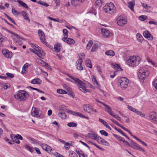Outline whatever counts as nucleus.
<instances>
[{"label": "nucleus", "instance_id": "f257e3e1", "mask_svg": "<svg viewBox=\"0 0 157 157\" xmlns=\"http://www.w3.org/2000/svg\"><path fill=\"white\" fill-rule=\"evenodd\" d=\"M140 58L135 56H130L127 59V64L129 66L134 67L138 65L140 63Z\"/></svg>", "mask_w": 157, "mask_h": 157}, {"label": "nucleus", "instance_id": "f03ea898", "mask_svg": "<svg viewBox=\"0 0 157 157\" xmlns=\"http://www.w3.org/2000/svg\"><path fill=\"white\" fill-rule=\"evenodd\" d=\"M69 77L76 82V83L78 86V88L80 90L85 93L89 92L88 90L86 89L85 84L82 81L77 78H75L74 77L70 75H69Z\"/></svg>", "mask_w": 157, "mask_h": 157}, {"label": "nucleus", "instance_id": "7ed1b4c3", "mask_svg": "<svg viewBox=\"0 0 157 157\" xmlns=\"http://www.w3.org/2000/svg\"><path fill=\"white\" fill-rule=\"evenodd\" d=\"M69 77L76 82V83L78 86V88L80 90L85 93L89 92L88 90L86 89L85 84L82 81L77 78H75L74 77L70 75H69Z\"/></svg>", "mask_w": 157, "mask_h": 157}, {"label": "nucleus", "instance_id": "20e7f679", "mask_svg": "<svg viewBox=\"0 0 157 157\" xmlns=\"http://www.w3.org/2000/svg\"><path fill=\"white\" fill-rule=\"evenodd\" d=\"M69 77L76 82V83L78 86V88L80 90L85 93L89 92L88 90L86 89L85 84L82 81L77 78H75L74 77L70 75H69Z\"/></svg>", "mask_w": 157, "mask_h": 157}, {"label": "nucleus", "instance_id": "39448f33", "mask_svg": "<svg viewBox=\"0 0 157 157\" xmlns=\"http://www.w3.org/2000/svg\"><path fill=\"white\" fill-rule=\"evenodd\" d=\"M149 74V72L147 67H141L138 71V76L139 78L144 79L147 77Z\"/></svg>", "mask_w": 157, "mask_h": 157}, {"label": "nucleus", "instance_id": "423d86ee", "mask_svg": "<svg viewBox=\"0 0 157 157\" xmlns=\"http://www.w3.org/2000/svg\"><path fill=\"white\" fill-rule=\"evenodd\" d=\"M29 97L28 93L24 90H20L16 95H14L15 98L19 101L26 100Z\"/></svg>", "mask_w": 157, "mask_h": 157}, {"label": "nucleus", "instance_id": "0eeeda50", "mask_svg": "<svg viewBox=\"0 0 157 157\" xmlns=\"http://www.w3.org/2000/svg\"><path fill=\"white\" fill-rule=\"evenodd\" d=\"M115 7L114 4L111 2L107 3L103 8V10L105 12L113 13L115 11Z\"/></svg>", "mask_w": 157, "mask_h": 157}, {"label": "nucleus", "instance_id": "6e6552de", "mask_svg": "<svg viewBox=\"0 0 157 157\" xmlns=\"http://www.w3.org/2000/svg\"><path fill=\"white\" fill-rule=\"evenodd\" d=\"M120 86L121 88H125L127 87L128 84V80L126 78L122 77L118 80Z\"/></svg>", "mask_w": 157, "mask_h": 157}, {"label": "nucleus", "instance_id": "1a4fd4ad", "mask_svg": "<svg viewBox=\"0 0 157 157\" xmlns=\"http://www.w3.org/2000/svg\"><path fill=\"white\" fill-rule=\"evenodd\" d=\"M118 25L120 26H122L126 24L127 21L126 19L122 16H119L116 19Z\"/></svg>", "mask_w": 157, "mask_h": 157}, {"label": "nucleus", "instance_id": "9d476101", "mask_svg": "<svg viewBox=\"0 0 157 157\" xmlns=\"http://www.w3.org/2000/svg\"><path fill=\"white\" fill-rule=\"evenodd\" d=\"M40 112V110L38 108H36L33 107L32 108L31 113L33 116L39 117L40 116L39 114Z\"/></svg>", "mask_w": 157, "mask_h": 157}, {"label": "nucleus", "instance_id": "9b49d317", "mask_svg": "<svg viewBox=\"0 0 157 157\" xmlns=\"http://www.w3.org/2000/svg\"><path fill=\"white\" fill-rule=\"evenodd\" d=\"M148 117L149 120L152 122H157V113L153 112H151L149 114Z\"/></svg>", "mask_w": 157, "mask_h": 157}, {"label": "nucleus", "instance_id": "f8f14e48", "mask_svg": "<svg viewBox=\"0 0 157 157\" xmlns=\"http://www.w3.org/2000/svg\"><path fill=\"white\" fill-rule=\"evenodd\" d=\"M38 33L41 42L44 44H45L46 42H45V36L44 32L41 30L39 29L38 30Z\"/></svg>", "mask_w": 157, "mask_h": 157}, {"label": "nucleus", "instance_id": "ddd939ff", "mask_svg": "<svg viewBox=\"0 0 157 157\" xmlns=\"http://www.w3.org/2000/svg\"><path fill=\"white\" fill-rule=\"evenodd\" d=\"M2 52L3 54L7 58H11L12 56V52L9 51L7 49L2 50Z\"/></svg>", "mask_w": 157, "mask_h": 157}, {"label": "nucleus", "instance_id": "4468645a", "mask_svg": "<svg viewBox=\"0 0 157 157\" xmlns=\"http://www.w3.org/2000/svg\"><path fill=\"white\" fill-rule=\"evenodd\" d=\"M37 52L36 55L37 56L41 59H43V57L45 56V53L43 51V50L39 47L36 49Z\"/></svg>", "mask_w": 157, "mask_h": 157}, {"label": "nucleus", "instance_id": "2eb2a0df", "mask_svg": "<svg viewBox=\"0 0 157 157\" xmlns=\"http://www.w3.org/2000/svg\"><path fill=\"white\" fill-rule=\"evenodd\" d=\"M82 59L81 58L78 60L76 62V67L78 69L81 71L83 69V67L82 66Z\"/></svg>", "mask_w": 157, "mask_h": 157}, {"label": "nucleus", "instance_id": "dca6fc26", "mask_svg": "<svg viewBox=\"0 0 157 157\" xmlns=\"http://www.w3.org/2000/svg\"><path fill=\"white\" fill-rule=\"evenodd\" d=\"M41 146L43 150L46 151L48 153L51 152L52 151L51 147L47 144H41Z\"/></svg>", "mask_w": 157, "mask_h": 157}, {"label": "nucleus", "instance_id": "f3484780", "mask_svg": "<svg viewBox=\"0 0 157 157\" xmlns=\"http://www.w3.org/2000/svg\"><path fill=\"white\" fill-rule=\"evenodd\" d=\"M143 34L144 37L148 39L149 40H152L153 39L152 36L151 34L148 31L146 30L144 31Z\"/></svg>", "mask_w": 157, "mask_h": 157}, {"label": "nucleus", "instance_id": "a211bd4d", "mask_svg": "<svg viewBox=\"0 0 157 157\" xmlns=\"http://www.w3.org/2000/svg\"><path fill=\"white\" fill-rule=\"evenodd\" d=\"M84 0H71V1L72 6L76 7L78 6L80 4L83 2Z\"/></svg>", "mask_w": 157, "mask_h": 157}, {"label": "nucleus", "instance_id": "6ab92c4d", "mask_svg": "<svg viewBox=\"0 0 157 157\" xmlns=\"http://www.w3.org/2000/svg\"><path fill=\"white\" fill-rule=\"evenodd\" d=\"M62 40L66 43L69 44H74L75 43V41L73 39L68 38L67 37L63 38Z\"/></svg>", "mask_w": 157, "mask_h": 157}, {"label": "nucleus", "instance_id": "aec40b11", "mask_svg": "<svg viewBox=\"0 0 157 157\" xmlns=\"http://www.w3.org/2000/svg\"><path fill=\"white\" fill-rule=\"evenodd\" d=\"M83 108L85 111L88 113H91L92 112V108L89 105H84Z\"/></svg>", "mask_w": 157, "mask_h": 157}, {"label": "nucleus", "instance_id": "412c9836", "mask_svg": "<svg viewBox=\"0 0 157 157\" xmlns=\"http://www.w3.org/2000/svg\"><path fill=\"white\" fill-rule=\"evenodd\" d=\"M101 32L104 36L108 37L110 35V32L109 31L106 29H101Z\"/></svg>", "mask_w": 157, "mask_h": 157}, {"label": "nucleus", "instance_id": "4be33fe9", "mask_svg": "<svg viewBox=\"0 0 157 157\" xmlns=\"http://www.w3.org/2000/svg\"><path fill=\"white\" fill-rule=\"evenodd\" d=\"M88 136L89 138L94 140H96L97 141L99 137L97 134L93 133H89Z\"/></svg>", "mask_w": 157, "mask_h": 157}, {"label": "nucleus", "instance_id": "5701e85b", "mask_svg": "<svg viewBox=\"0 0 157 157\" xmlns=\"http://www.w3.org/2000/svg\"><path fill=\"white\" fill-rule=\"evenodd\" d=\"M61 47V44L59 43L56 44L54 46L55 51L57 52H59L60 51Z\"/></svg>", "mask_w": 157, "mask_h": 157}, {"label": "nucleus", "instance_id": "b1692460", "mask_svg": "<svg viewBox=\"0 0 157 157\" xmlns=\"http://www.w3.org/2000/svg\"><path fill=\"white\" fill-rule=\"evenodd\" d=\"M135 5V3L134 0H132L129 3L128 5V7L132 11H134V7Z\"/></svg>", "mask_w": 157, "mask_h": 157}, {"label": "nucleus", "instance_id": "393cba45", "mask_svg": "<svg viewBox=\"0 0 157 157\" xmlns=\"http://www.w3.org/2000/svg\"><path fill=\"white\" fill-rule=\"evenodd\" d=\"M41 83V80L38 78L34 79H33L31 82V83L33 84H40Z\"/></svg>", "mask_w": 157, "mask_h": 157}, {"label": "nucleus", "instance_id": "a878e982", "mask_svg": "<svg viewBox=\"0 0 157 157\" xmlns=\"http://www.w3.org/2000/svg\"><path fill=\"white\" fill-rule=\"evenodd\" d=\"M59 112L65 113L67 111L66 106L64 105H61L59 106Z\"/></svg>", "mask_w": 157, "mask_h": 157}, {"label": "nucleus", "instance_id": "bb28decb", "mask_svg": "<svg viewBox=\"0 0 157 157\" xmlns=\"http://www.w3.org/2000/svg\"><path fill=\"white\" fill-rule=\"evenodd\" d=\"M98 141L99 143L103 144L104 145H106L105 144L106 143L108 144V143L105 140L100 136Z\"/></svg>", "mask_w": 157, "mask_h": 157}, {"label": "nucleus", "instance_id": "cd10ccee", "mask_svg": "<svg viewBox=\"0 0 157 157\" xmlns=\"http://www.w3.org/2000/svg\"><path fill=\"white\" fill-rule=\"evenodd\" d=\"M21 13L22 15V16L24 17V18L27 21H28L29 22H30V20L29 18V17L27 15V14L25 11H22L21 12Z\"/></svg>", "mask_w": 157, "mask_h": 157}, {"label": "nucleus", "instance_id": "c85d7f7f", "mask_svg": "<svg viewBox=\"0 0 157 157\" xmlns=\"http://www.w3.org/2000/svg\"><path fill=\"white\" fill-rule=\"evenodd\" d=\"M39 60L40 62H42L43 63V65L46 68L50 70H52V68L48 64V63H45L41 60L39 59Z\"/></svg>", "mask_w": 157, "mask_h": 157}, {"label": "nucleus", "instance_id": "c756f323", "mask_svg": "<svg viewBox=\"0 0 157 157\" xmlns=\"http://www.w3.org/2000/svg\"><path fill=\"white\" fill-rule=\"evenodd\" d=\"M58 115L62 119H65L67 117L66 114L64 112H59Z\"/></svg>", "mask_w": 157, "mask_h": 157}, {"label": "nucleus", "instance_id": "7c9ffc66", "mask_svg": "<svg viewBox=\"0 0 157 157\" xmlns=\"http://www.w3.org/2000/svg\"><path fill=\"white\" fill-rule=\"evenodd\" d=\"M105 54L107 56H113L114 55L115 53L113 51L109 50L105 52Z\"/></svg>", "mask_w": 157, "mask_h": 157}, {"label": "nucleus", "instance_id": "2f4dec72", "mask_svg": "<svg viewBox=\"0 0 157 157\" xmlns=\"http://www.w3.org/2000/svg\"><path fill=\"white\" fill-rule=\"evenodd\" d=\"M86 63L87 67L90 68H92V65L91 64V62L89 59H86Z\"/></svg>", "mask_w": 157, "mask_h": 157}, {"label": "nucleus", "instance_id": "473e14b6", "mask_svg": "<svg viewBox=\"0 0 157 157\" xmlns=\"http://www.w3.org/2000/svg\"><path fill=\"white\" fill-rule=\"evenodd\" d=\"M109 112V113L110 115L113 116L114 118H116L117 120H118L119 121H121V118L118 116L114 114L113 112Z\"/></svg>", "mask_w": 157, "mask_h": 157}, {"label": "nucleus", "instance_id": "72a5a7b5", "mask_svg": "<svg viewBox=\"0 0 157 157\" xmlns=\"http://www.w3.org/2000/svg\"><path fill=\"white\" fill-rule=\"evenodd\" d=\"M17 2L20 4L21 5V6L24 7H25L26 9L28 8V7L27 4L22 2V1L18 0H17Z\"/></svg>", "mask_w": 157, "mask_h": 157}, {"label": "nucleus", "instance_id": "f704fd0d", "mask_svg": "<svg viewBox=\"0 0 157 157\" xmlns=\"http://www.w3.org/2000/svg\"><path fill=\"white\" fill-rule=\"evenodd\" d=\"M57 92L59 94H66L67 92L62 89H59L57 90Z\"/></svg>", "mask_w": 157, "mask_h": 157}, {"label": "nucleus", "instance_id": "c9c22d12", "mask_svg": "<svg viewBox=\"0 0 157 157\" xmlns=\"http://www.w3.org/2000/svg\"><path fill=\"white\" fill-rule=\"evenodd\" d=\"M29 140L31 141V143L33 144H39V141L32 138L29 137Z\"/></svg>", "mask_w": 157, "mask_h": 157}, {"label": "nucleus", "instance_id": "e433bc0d", "mask_svg": "<svg viewBox=\"0 0 157 157\" xmlns=\"http://www.w3.org/2000/svg\"><path fill=\"white\" fill-rule=\"evenodd\" d=\"M95 4L98 7H100L102 5V0H97L95 2Z\"/></svg>", "mask_w": 157, "mask_h": 157}, {"label": "nucleus", "instance_id": "4c0bfd02", "mask_svg": "<svg viewBox=\"0 0 157 157\" xmlns=\"http://www.w3.org/2000/svg\"><path fill=\"white\" fill-rule=\"evenodd\" d=\"M113 135L118 140L120 141H122L124 140V139L121 136H119L115 134H113Z\"/></svg>", "mask_w": 157, "mask_h": 157}, {"label": "nucleus", "instance_id": "58836bf2", "mask_svg": "<svg viewBox=\"0 0 157 157\" xmlns=\"http://www.w3.org/2000/svg\"><path fill=\"white\" fill-rule=\"evenodd\" d=\"M136 36L137 39L139 42H141L143 40V38L139 33H138L136 34Z\"/></svg>", "mask_w": 157, "mask_h": 157}, {"label": "nucleus", "instance_id": "ea45409f", "mask_svg": "<svg viewBox=\"0 0 157 157\" xmlns=\"http://www.w3.org/2000/svg\"><path fill=\"white\" fill-rule=\"evenodd\" d=\"M93 41L92 40H90L88 43L87 44V45L86 47V48L87 49L89 50L91 46L93 44Z\"/></svg>", "mask_w": 157, "mask_h": 157}, {"label": "nucleus", "instance_id": "a19ab883", "mask_svg": "<svg viewBox=\"0 0 157 157\" xmlns=\"http://www.w3.org/2000/svg\"><path fill=\"white\" fill-rule=\"evenodd\" d=\"M98 45L97 44H94L93 45L91 49V51L92 52H94L97 50L98 48Z\"/></svg>", "mask_w": 157, "mask_h": 157}, {"label": "nucleus", "instance_id": "79ce46f5", "mask_svg": "<svg viewBox=\"0 0 157 157\" xmlns=\"http://www.w3.org/2000/svg\"><path fill=\"white\" fill-rule=\"evenodd\" d=\"M103 105L105 106L106 107V108H105V111L106 112H107L108 113H109L108 112H112L111 111V107H110L108 105H106L105 104H103Z\"/></svg>", "mask_w": 157, "mask_h": 157}, {"label": "nucleus", "instance_id": "37998d69", "mask_svg": "<svg viewBox=\"0 0 157 157\" xmlns=\"http://www.w3.org/2000/svg\"><path fill=\"white\" fill-rule=\"evenodd\" d=\"M67 125L69 127H75L77 125V124L75 122H70L67 124Z\"/></svg>", "mask_w": 157, "mask_h": 157}, {"label": "nucleus", "instance_id": "c03bdc74", "mask_svg": "<svg viewBox=\"0 0 157 157\" xmlns=\"http://www.w3.org/2000/svg\"><path fill=\"white\" fill-rule=\"evenodd\" d=\"M16 139L17 140V139L22 140L23 137L21 135L17 134L15 136V137H14L13 138V140H16Z\"/></svg>", "mask_w": 157, "mask_h": 157}, {"label": "nucleus", "instance_id": "a18cd8bd", "mask_svg": "<svg viewBox=\"0 0 157 157\" xmlns=\"http://www.w3.org/2000/svg\"><path fill=\"white\" fill-rule=\"evenodd\" d=\"M26 148L30 152H32L33 151V148L29 146L28 145H26L25 146Z\"/></svg>", "mask_w": 157, "mask_h": 157}, {"label": "nucleus", "instance_id": "49530a36", "mask_svg": "<svg viewBox=\"0 0 157 157\" xmlns=\"http://www.w3.org/2000/svg\"><path fill=\"white\" fill-rule=\"evenodd\" d=\"M92 81L94 82V84H96V85H98V83L97 82V81L94 75L92 76Z\"/></svg>", "mask_w": 157, "mask_h": 157}, {"label": "nucleus", "instance_id": "de8ad7c7", "mask_svg": "<svg viewBox=\"0 0 157 157\" xmlns=\"http://www.w3.org/2000/svg\"><path fill=\"white\" fill-rule=\"evenodd\" d=\"M147 17L145 15H142L139 17V18L140 20L142 21H144L147 19Z\"/></svg>", "mask_w": 157, "mask_h": 157}, {"label": "nucleus", "instance_id": "09e8293b", "mask_svg": "<svg viewBox=\"0 0 157 157\" xmlns=\"http://www.w3.org/2000/svg\"><path fill=\"white\" fill-rule=\"evenodd\" d=\"M12 11L13 15L15 16L18 15L20 14V13L15 10V9H12Z\"/></svg>", "mask_w": 157, "mask_h": 157}, {"label": "nucleus", "instance_id": "8fccbe9b", "mask_svg": "<svg viewBox=\"0 0 157 157\" xmlns=\"http://www.w3.org/2000/svg\"><path fill=\"white\" fill-rule=\"evenodd\" d=\"M100 132L102 135H103L105 136H107L108 135V133L107 132L105 131V130H100Z\"/></svg>", "mask_w": 157, "mask_h": 157}, {"label": "nucleus", "instance_id": "3c124183", "mask_svg": "<svg viewBox=\"0 0 157 157\" xmlns=\"http://www.w3.org/2000/svg\"><path fill=\"white\" fill-rule=\"evenodd\" d=\"M63 33L64 36L65 37H67L68 36V31L67 29H64L63 30Z\"/></svg>", "mask_w": 157, "mask_h": 157}, {"label": "nucleus", "instance_id": "603ef678", "mask_svg": "<svg viewBox=\"0 0 157 157\" xmlns=\"http://www.w3.org/2000/svg\"><path fill=\"white\" fill-rule=\"evenodd\" d=\"M10 87V85L8 83L5 84L3 86V88L4 90H6Z\"/></svg>", "mask_w": 157, "mask_h": 157}, {"label": "nucleus", "instance_id": "864d4df0", "mask_svg": "<svg viewBox=\"0 0 157 157\" xmlns=\"http://www.w3.org/2000/svg\"><path fill=\"white\" fill-rule=\"evenodd\" d=\"M131 141V145H133V146H135L136 147V148L139 145L137 144L136 143L134 142L132 140H130Z\"/></svg>", "mask_w": 157, "mask_h": 157}, {"label": "nucleus", "instance_id": "5fc2aeb1", "mask_svg": "<svg viewBox=\"0 0 157 157\" xmlns=\"http://www.w3.org/2000/svg\"><path fill=\"white\" fill-rule=\"evenodd\" d=\"M59 141L61 143L64 144L65 145L68 146L69 145H70V144L65 142L64 141L62 140L59 139Z\"/></svg>", "mask_w": 157, "mask_h": 157}, {"label": "nucleus", "instance_id": "6e6d98bb", "mask_svg": "<svg viewBox=\"0 0 157 157\" xmlns=\"http://www.w3.org/2000/svg\"><path fill=\"white\" fill-rule=\"evenodd\" d=\"M75 151L79 156L83 153V152L81 151H80V149L78 148Z\"/></svg>", "mask_w": 157, "mask_h": 157}, {"label": "nucleus", "instance_id": "4d7b16f0", "mask_svg": "<svg viewBox=\"0 0 157 157\" xmlns=\"http://www.w3.org/2000/svg\"><path fill=\"white\" fill-rule=\"evenodd\" d=\"M6 74L8 77L10 78H13L14 77V75L12 73H9L8 72V73H7Z\"/></svg>", "mask_w": 157, "mask_h": 157}, {"label": "nucleus", "instance_id": "13d9d810", "mask_svg": "<svg viewBox=\"0 0 157 157\" xmlns=\"http://www.w3.org/2000/svg\"><path fill=\"white\" fill-rule=\"evenodd\" d=\"M81 114V113H80L79 112H78L73 111V113L72 115L75 116H78V117H80V115Z\"/></svg>", "mask_w": 157, "mask_h": 157}, {"label": "nucleus", "instance_id": "bf43d9fd", "mask_svg": "<svg viewBox=\"0 0 157 157\" xmlns=\"http://www.w3.org/2000/svg\"><path fill=\"white\" fill-rule=\"evenodd\" d=\"M136 114L140 116L141 117H144L145 116V114L143 113L141 111H139Z\"/></svg>", "mask_w": 157, "mask_h": 157}, {"label": "nucleus", "instance_id": "052dcab7", "mask_svg": "<svg viewBox=\"0 0 157 157\" xmlns=\"http://www.w3.org/2000/svg\"><path fill=\"white\" fill-rule=\"evenodd\" d=\"M31 45L32 47L34 48H35V49L36 50V49H37L39 47L37 45H36V44L33 43H31Z\"/></svg>", "mask_w": 157, "mask_h": 157}, {"label": "nucleus", "instance_id": "680f3d73", "mask_svg": "<svg viewBox=\"0 0 157 157\" xmlns=\"http://www.w3.org/2000/svg\"><path fill=\"white\" fill-rule=\"evenodd\" d=\"M152 84L155 89L157 90V80H155V81L153 82Z\"/></svg>", "mask_w": 157, "mask_h": 157}, {"label": "nucleus", "instance_id": "e2e57ef3", "mask_svg": "<svg viewBox=\"0 0 157 157\" xmlns=\"http://www.w3.org/2000/svg\"><path fill=\"white\" fill-rule=\"evenodd\" d=\"M135 148H136L137 150H139L140 151L143 152H144L145 151L142 148L140 147L139 145H138V146Z\"/></svg>", "mask_w": 157, "mask_h": 157}, {"label": "nucleus", "instance_id": "0e129e2a", "mask_svg": "<svg viewBox=\"0 0 157 157\" xmlns=\"http://www.w3.org/2000/svg\"><path fill=\"white\" fill-rule=\"evenodd\" d=\"M99 121L101 122L105 126L107 124V123L104 121V120L101 118H99Z\"/></svg>", "mask_w": 157, "mask_h": 157}, {"label": "nucleus", "instance_id": "69168bd1", "mask_svg": "<svg viewBox=\"0 0 157 157\" xmlns=\"http://www.w3.org/2000/svg\"><path fill=\"white\" fill-rule=\"evenodd\" d=\"M115 129L119 132H120L121 134L122 135L124 134V132L120 128H115Z\"/></svg>", "mask_w": 157, "mask_h": 157}, {"label": "nucleus", "instance_id": "338daca9", "mask_svg": "<svg viewBox=\"0 0 157 157\" xmlns=\"http://www.w3.org/2000/svg\"><path fill=\"white\" fill-rule=\"evenodd\" d=\"M29 65V64L27 63H26L23 66V70H25V71L26 70V68H28V65Z\"/></svg>", "mask_w": 157, "mask_h": 157}, {"label": "nucleus", "instance_id": "774afa93", "mask_svg": "<svg viewBox=\"0 0 157 157\" xmlns=\"http://www.w3.org/2000/svg\"><path fill=\"white\" fill-rule=\"evenodd\" d=\"M4 39L2 37V36L0 33V46L1 45Z\"/></svg>", "mask_w": 157, "mask_h": 157}]
</instances>
